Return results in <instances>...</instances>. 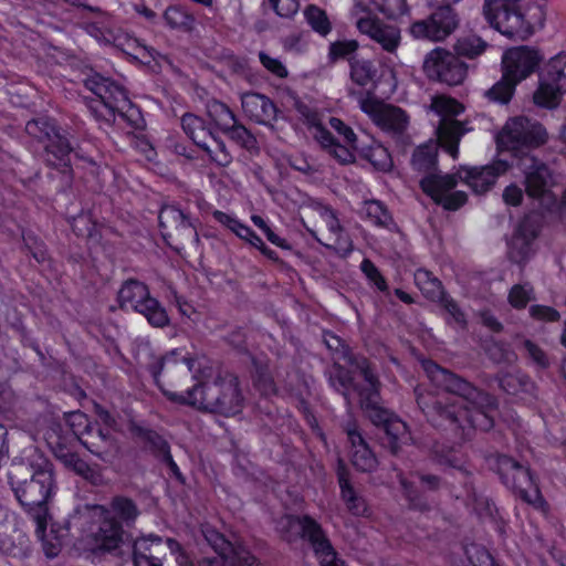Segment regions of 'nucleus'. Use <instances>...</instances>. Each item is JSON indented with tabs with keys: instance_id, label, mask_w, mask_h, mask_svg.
Wrapping results in <instances>:
<instances>
[{
	"instance_id": "obj_24",
	"label": "nucleus",
	"mask_w": 566,
	"mask_h": 566,
	"mask_svg": "<svg viewBox=\"0 0 566 566\" xmlns=\"http://www.w3.org/2000/svg\"><path fill=\"white\" fill-rule=\"evenodd\" d=\"M165 545L167 546L160 536L149 534L133 538L130 547L127 549L135 566H163L160 554Z\"/></svg>"
},
{
	"instance_id": "obj_4",
	"label": "nucleus",
	"mask_w": 566,
	"mask_h": 566,
	"mask_svg": "<svg viewBox=\"0 0 566 566\" xmlns=\"http://www.w3.org/2000/svg\"><path fill=\"white\" fill-rule=\"evenodd\" d=\"M439 145L428 143L418 146L412 154L411 166L423 174L419 181L422 191L443 209L454 211L467 202L468 196L464 191L451 192L457 187V176L438 170Z\"/></svg>"
},
{
	"instance_id": "obj_16",
	"label": "nucleus",
	"mask_w": 566,
	"mask_h": 566,
	"mask_svg": "<svg viewBox=\"0 0 566 566\" xmlns=\"http://www.w3.org/2000/svg\"><path fill=\"white\" fill-rule=\"evenodd\" d=\"M287 524L290 527L298 526L301 537L310 542L321 566H344L321 524L313 517L310 515L292 516Z\"/></svg>"
},
{
	"instance_id": "obj_37",
	"label": "nucleus",
	"mask_w": 566,
	"mask_h": 566,
	"mask_svg": "<svg viewBox=\"0 0 566 566\" xmlns=\"http://www.w3.org/2000/svg\"><path fill=\"white\" fill-rule=\"evenodd\" d=\"M135 312L142 314L151 326L157 328H164L170 323L166 308L151 295L137 305Z\"/></svg>"
},
{
	"instance_id": "obj_15",
	"label": "nucleus",
	"mask_w": 566,
	"mask_h": 566,
	"mask_svg": "<svg viewBox=\"0 0 566 566\" xmlns=\"http://www.w3.org/2000/svg\"><path fill=\"white\" fill-rule=\"evenodd\" d=\"M423 71L430 80L455 86L465 80L468 65L454 53L437 48L427 54Z\"/></svg>"
},
{
	"instance_id": "obj_46",
	"label": "nucleus",
	"mask_w": 566,
	"mask_h": 566,
	"mask_svg": "<svg viewBox=\"0 0 566 566\" xmlns=\"http://www.w3.org/2000/svg\"><path fill=\"white\" fill-rule=\"evenodd\" d=\"M304 17L313 31L322 36H326L332 31V22L325 10L315 6L308 4L304 10Z\"/></svg>"
},
{
	"instance_id": "obj_60",
	"label": "nucleus",
	"mask_w": 566,
	"mask_h": 566,
	"mask_svg": "<svg viewBox=\"0 0 566 566\" xmlns=\"http://www.w3.org/2000/svg\"><path fill=\"white\" fill-rule=\"evenodd\" d=\"M373 2L381 13L391 19L407 11L406 0H373Z\"/></svg>"
},
{
	"instance_id": "obj_29",
	"label": "nucleus",
	"mask_w": 566,
	"mask_h": 566,
	"mask_svg": "<svg viewBox=\"0 0 566 566\" xmlns=\"http://www.w3.org/2000/svg\"><path fill=\"white\" fill-rule=\"evenodd\" d=\"M129 431L144 443L145 450L149 451L159 461L170 453L169 442L157 431L137 423H132Z\"/></svg>"
},
{
	"instance_id": "obj_59",
	"label": "nucleus",
	"mask_w": 566,
	"mask_h": 566,
	"mask_svg": "<svg viewBox=\"0 0 566 566\" xmlns=\"http://www.w3.org/2000/svg\"><path fill=\"white\" fill-rule=\"evenodd\" d=\"M74 472L92 485L101 486L105 483V479L101 469L97 465L88 464L83 459Z\"/></svg>"
},
{
	"instance_id": "obj_22",
	"label": "nucleus",
	"mask_w": 566,
	"mask_h": 566,
	"mask_svg": "<svg viewBox=\"0 0 566 566\" xmlns=\"http://www.w3.org/2000/svg\"><path fill=\"white\" fill-rule=\"evenodd\" d=\"M80 443L93 455L106 464H113L120 457V444L108 430L101 428L98 423L87 431H83L78 438Z\"/></svg>"
},
{
	"instance_id": "obj_62",
	"label": "nucleus",
	"mask_w": 566,
	"mask_h": 566,
	"mask_svg": "<svg viewBox=\"0 0 566 566\" xmlns=\"http://www.w3.org/2000/svg\"><path fill=\"white\" fill-rule=\"evenodd\" d=\"M66 422L71 427L74 434L78 438L82 436L83 431L90 430L92 427H95V423L92 424L85 413L82 411H73L66 415Z\"/></svg>"
},
{
	"instance_id": "obj_41",
	"label": "nucleus",
	"mask_w": 566,
	"mask_h": 566,
	"mask_svg": "<svg viewBox=\"0 0 566 566\" xmlns=\"http://www.w3.org/2000/svg\"><path fill=\"white\" fill-rule=\"evenodd\" d=\"M518 83L502 71V77L492 87L484 92V96L495 103L507 104L515 92Z\"/></svg>"
},
{
	"instance_id": "obj_7",
	"label": "nucleus",
	"mask_w": 566,
	"mask_h": 566,
	"mask_svg": "<svg viewBox=\"0 0 566 566\" xmlns=\"http://www.w3.org/2000/svg\"><path fill=\"white\" fill-rule=\"evenodd\" d=\"M87 90L94 93L97 99L88 104L96 118L114 122L118 114L127 120L132 128H143L144 119L140 111L130 102L124 86L115 81L95 73L84 81Z\"/></svg>"
},
{
	"instance_id": "obj_54",
	"label": "nucleus",
	"mask_w": 566,
	"mask_h": 566,
	"mask_svg": "<svg viewBox=\"0 0 566 566\" xmlns=\"http://www.w3.org/2000/svg\"><path fill=\"white\" fill-rule=\"evenodd\" d=\"M486 354L496 364H511L516 359L515 353L509 345L501 342H492L486 348Z\"/></svg>"
},
{
	"instance_id": "obj_31",
	"label": "nucleus",
	"mask_w": 566,
	"mask_h": 566,
	"mask_svg": "<svg viewBox=\"0 0 566 566\" xmlns=\"http://www.w3.org/2000/svg\"><path fill=\"white\" fill-rule=\"evenodd\" d=\"M149 296L150 292L145 283L135 279H128L123 283L117 297L120 308L136 311L137 305H140Z\"/></svg>"
},
{
	"instance_id": "obj_3",
	"label": "nucleus",
	"mask_w": 566,
	"mask_h": 566,
	"mask_svg": "<svg viewBox=\"0 0 566 566\" xmlns=\"http://www.w3.org/2000/svg\"><path fill=\"white\" fill-rule=\"evenodd\" d=\"M8 482L19 504L40 518L48 513V502L56 488L54 465L48 459L29 464H13L8 473Z\"/></svg>"
},
{
	"instance_id": "obj_39",
	"label": "nucleus",
	"mask_w": 566,
	"mask_h": 566,
	"mask_svg": "<svg viewBox=\"0 0 566 566\" xmlns=\"http://www.w3.org/2000/svg\"><path fill=\"white\" fill-rule=\"evenodd\" d=\"M181 126L185 134L201 149L206 145L205 138L212 133L205 120L192 113L184 114Z\"/></svg>"
},
{
	"instance_id": "obj_55",
	"label": "nucleus",
	"mask_w": 566,
	"mask_h": 566,
	"mask_svg": "<svg viewBox=\"0 0 566 566\" xmlns=\"http://www.w3.org/2000/svg\"><path fill=\"white\" fill-rule=\"evenodd\" d=\"M329 384L338 392L346 396V390L352 384L349 371L340 364L334 363L332 370L329 371Z\"/></svg>"
},
{
	"instance_id": "obj_1",
	"label": "nucleus",
	"mask_w": 566,
	"mask_h": 566,
	"mask_svg": "<svg viewBox=\"0 0 566 566\" xmlns=\"http://www.w3.org/2000/svg\"><path fill=\"white\" fill-rule=\"evenodd\" d=\"M148 370L157 385H159V376L164 370L169 375L179 373L188 376L191 374L197 380L196 385L181 394L163 390L164 395L174 402L223 417L235 416L242 410L244 398L240 381L238 376L231 371H219L212 380H208L210 374H207L206 369H201L200 363L191 357H179L178 349H174L149 364Z\"/></svg>"
},
{
	"instance_id": "obj_25",
	"label": "nucleus",
	"mask_w": 566,
	"mask_h": 566,
	"mask_svg": "<svg viewBox=\"0 0 566 566\" xmlns=\"http://www.w3.org/2000/svg\"><path fill=\"white\" fill-rule=\"evenodd\" d=\"M241 105L244 114L258 124L272 125L277 118L276 105L263 94L244 93L241 96Z\"/></svg>"
},
{
	"instance_id": "obj_50",
	"label": "nucleus",
	"mask_w": 566,
	"mask_h": 566,
	"mask_svg": "<svg viewBox=\"0 0 566 566\" xmlns=\"http://www.w3.org/2000/svg\"><path fill=\"white\" fill-rule=\"evenodd\" d=\"M399 483L403 489V494L409 502L411 509L427 512L430 510V504L428 503L424 495L418 491L412 483L408 482L405 478H399Z\"/></svg>"
},
{
	"instance_id": "obj_33",
	"label": "nucleus",
	"mask_w": 566,
	"mask_h": 566,
	"mask_svg": "<svg viewBox=\"0 0 566 566\" xmlns=\"http://www.w3.org/2000/svg\"><path fill=\"white\" fill-rule=\"evenodd\" d=\"M103 518V505L85 504L77 506L69 516L67 524L70 527L80 532H87L96 518Z\"/></svg>"
},
{
	"instance_id": "obj_6",
	"label": "nucleus",
	"mask_w": 566,
	"mask_h": 566,
	"mask_svg": "<svg viewBox=\"0 0 566 566\" xmlns=\"http://www.w3.org/2000/svg\"><path fill=\"white\" fill-rule=\"evenodd\" d=\"M380 380L358 388L361 409L378 429L381 447L392 455H398L403 446L413 443L408 424L390 410L381 406Z\"/></svg>"
},
{
	"instance_id": "obj_30",
	"label": "nucleus",
	"mask_w": 566,
	"mask_h": 566,
	"mask_svg": "<svg viewBox=\"0 0 566 566\" xmlns=\"http://www.w3.org/2000/svg\"><path fill=\"white\" fill-rule=\"evenodd\" d=\"M337 478L342 492V499L346 503L347 510L356 516L365 515L367 512V504L363 497L356 494L349 482V474L342 462H339L337 469Z\"/></svg>"
},
{
	"instance_id": "obj_27",
	"label": "nucleus",
	"mask_w": 566,
	"mask_h": 566,
	"mask_svg": "<svg viewBox=\"0 0 566 566\" xmlns=\"http://www.w3.org/2000/svg\"><path fill=\"white\" fill-rule=\"evenodd\" d=\"M345 431L353 448V465L361 472H371L376 470L378 465L377 458L370 450L357 426L355 423H348Z\"/></svg>"
},
{
	"instance_id": "obj_20",
	"label": "nucleus",
	"mask_w": 566,
	"mask_h": 566,
	"mask_svg": "<svg viewBox=\"0 0 566 566\" xmlns=\"http://www.w3.org/2000/svg\"><path fill=\"white\" fill-rule=\"evenodd\" d=\"M509 164L505 160H495L485 166H460L452 174L457 176V184L464 182L474 193L483 195L494 185L499 176L506 172Z\"/></svg>"
},
{
	"instance_id": "obj_8",
	"label": "nucleus",
	"mask_w": 566,
	"mask_h": 566,
	"mask_svg": "<svg viewBox=\"0 0 566 566\" xmlns=\"http://www.w3.org/2000/svg\"><path fill=\"white\" fill-rule=\"evenodd\" d=\"M486 462L501 482L522 501L538 506L544 500L528 467L504 453H492Z\"/></svg>"
},
{
	"instance_id": "obj_49",
	"label": "nucleus",
	"mask_w": 566,
	"mask_h": 566,
	"mask_svg": "<svg viewBox=\"0 0 566 566\" xmlns=\"http://www.w3.org/2000/svg\"><path fill=\"white\" fill-rule=\"evenodd\" d=\"M533 241L514 233L509 243V258L515 263L526 261L531 254V244Z\"/></svg>"
},
{
	"instance_id": "obj_17",
	"label": "nucleus",
	"mask_w": 566,
	"mask_h": 566,
	"mask_svg": "<svg viewBox=\"0 0 566 566\" xmlns=\"http://www.w3.org/2000/svg\"><path fill=\"white\" fill-rule=\"evenodd\" d=\"M416 402L428 421L434 426L449 424L451 428L464 427L463 420L457 411V405L449 403L434 391L421 386L415 388Z\"/></svg>"
},
{
	"instance_id": "obj_58",
	"label": "nucleus",
	"mask_w": 566,
	"mask_h": 566,
	"mask_svg": "<svg viewBox=\"0 0 566 566\" xmlns=\"http://www.w3.org/2000/svg\"><path fill=\"white\" fill-rule=\"evenodd\" d=\"M533 298V287L530 284H516L509 294L510 304L515 308H524Z\"/></svg>"
},
{
	"instance_id": "obj_48",
	"label": "nucleus",
	"mask_w": 566,
	"mask_h": 566,
	"mask_svg": "<svg viewBox=\"0 0 566 566\" xmlns=\"http://www.w3.org/2000/svg\"><path fill=\"white\" fill-rule=\"evenodd\" d=\"M323 342L326 345L327 349L334 355L336 359H343L347 363L349 358L355 355L352 353L349 346L336 334L332 332L323 333Z\"/></svg>"
},
{
	"instance_id": "obj_47",
	"label": "nucleus",
	"mask_w": 566,
	"mask_h": 566,
	"mask_svg": "<svg viewBox=\"0 0 566 566\" xmlns=\"http://www.w3.org/2000/svg\"><path fill=\"white\" fill-rule=\"evenodd\" d=\"M207 113L221 132L237 119L233 112L224 103L217 99L207 103Z\"/></svg>"
},
{
	"instance_id": "obj_44",
	"label": "nucleus",
	"mask_w": 566,
	"mask_h": 566,
	"mask_svg": "<svg viewBox=\"0 0 566 566\" xmlns=\"http://www.w3.org/2000/svg\"><path fill=\"white\" fill-rule=\"evenodd\" d=\"M232 142L249 151L258 149V140L254 135L235 119L223 132Z\"/></svg>"
},
{
	"instance_id": "obj_14",
	"label": "nucleus",
	"mask_w": 566,
	"mask_h": 566,
	"mask_svg": "<svg viewBox=\"0 0 566 566\" xmlns=\"http://www.w3.org/2000/svg\"><path fill=\"white\" fill-rule=\"evenodd\" d=\"M433 10L426 19L411 23L409 31L416 39L443 41L459 27L460 18L452 6L428 4Z\"/></svg>"
},
{
	"instance_id": "obj_9",
	"label": "nucleus",
	"mask_w": 566,
	"mask_h": 566,
	"mask_svg": "<svg viewBox=\"0 0 566 566\" xmlns=\"http://www.w3.org/2000/svg\"><path fill=\"white\" fill-rule=\"evenodd\" d=\"M25 132L29 136L44 144L46 163L56 168L62 167L65 182L71 185L70 155L73 147L67 137L61 134L55 122L48 117L34 118L27 123Z\"/></svg>"
},
{
	"instance_id": "obj_40",
	"label": "nucleus",
	"mask_w": 566,
	"mask_h": 566,
	"mask_svg": "<svg viewBox=\"0 0 566 566\" xmlns=\"http://www.w3.org/2000/svg\"><path fill=\"white\" fill-rule=\"evenodd\" d=\"M359 42L354 39H343L329 43L328 46V61L336 63L339 60H346L348 64L358 57L357 51Z\"/></svg>"
},
{
	"instance_id": "obj_51",
	"label": "nucleus",
	"mask_w": 566,
	"mask_h": 566,
	"mask_svg": "<svg viewBox=\"0 0 566 566\" xmlns=\"http://www.w3.org/2000/svg\"><path fill=\"white\" fill-rule=\"evenodd\" d=\"M364 210L366 217L376 226L387 227L392 221L387 208L378 200L366 201Z\"/></svg>"
},
{
	"instance_id": "obj_32",
	"label": "nucleus",
	"mask_w": 566,
	"mask_h": 566,
	"mask_svg": "<svg viewBox=\"0 0 566 566\" xmlns=\"http://www.w3.org/2000/svg\"><path fill=\"white\" fill-rule=\"evenodd\" d=\"M376 122L384 130L399 135L407 128L408 117L401 108L386 105L378 111Z\"/></svg>"
},
{
	"instance_id": "obj_28",
	"label": "nucleus",
	"mask_w": 566,
	"mask_h": 566,
	"mask_svg": "<svg viewBox=\"0 0 566 566\" xmlns=\"http://www.w3.org/2000/svg\"><path fill=\"white\" fill-rule=\"evenodd\" d=\"M139 515L140 511L136 502L127 496H114L107 506L103 505V516L116 521L129 532Z\"/></svg>"
},
{
	"instance_id": "obj_19",
	"label": "nucleus",
	"mask_w": 566,
	"mask_h": 566,
	"mask_svg": "<svg viewBox=\"0 0 566 566\" xmlns=\"http://www.w3.org/2000/svg\"><path fill=\"white\" fill-rule=\"evenodd\" d=\"M517 166L524 175L525 191L530 197L539 199L551 196L553 174L544 161L525 154L518 158Z\"/></svg>"
},
{
	"instance_id": "obj_21",
	"label": "nucleus",
	"mask_w": 566,
	"mask_h": 566,
	"mask_svg": "<svg viewBox=\"0 0 566 566\" xmlns=\"http://www.w3.org/2000/svg\"><path fill=\"white\" fill-rule=\"evenodd\" d=\"M543 55L538 50L530 46H517L509 49L502 56V71L521 83L536 71Z\"/></svg>"
},
{
	"instance_id": "obj_38",
	"label": "nucleus",
	"mask_w": 566,
	"mask_h": 566,
	"mask_svg": "<svg viewBox=\"0 0 566 566\" xmlns=\"http://www.w3.org/2000/svg\"><path fill=\"white\" fill-rule=\"evenodd\" d=\"M378 70L371 60L357 57L349 63V78L358 86L365 87L375 83Z\"/></svg>"
},
{
	"instance_id": "obj_42",
	"label": "nucleus",
	"mask_w": 566,
	"mask_h": 566,
	"mask_svg": "<svg viewBox=\"0 0 566 566\" xmlns=\"http://www.w3.org/2000/svg\"><path fill=\"white\" fill-rule=\"evenodd\" d=\"M488 48V43L480 36L475 34H469L461 36L457 40L454 44V54L459 56V59H475L480 56Z\"/></svg>"
},
{
	"instance_id": "obj_34",
	"label": "nucleus",
	"mask_w": 566,
	"mask_h": 566,
	"mask_svg": "<svg viewBox=\"0 0 566 566\" xmlns=\"http://www.w3.org/2000/svg\"><path fill=\"white\" fill-rule=\"evenodd\" d=\"M495 378L500 388L509 395L532 392L534 389V382L521 371L499 373Z\"/></svg>"
},
{
	"instance_id": "obj_12",
	"label": "nucleus",
	"mask_w": 566,
	"mask_h": 566,
	"mask_svg": "<svg viewBox=\"0 0 566 566\" xmlns=\"http://www.w3.org/2000/svg\"><path fill=\"white\" fill-rule=\"evenodd\" d=\"M431 108L442 116L437 128L438 143L455 159L459 154V142L468 129L452 116L462 113L463 106L453 98L437 96L432 99Z\"/></svg>"
},
{
	"instance_id": "obj_53",
	"label": "nucleus",
	"mask_w": 566,
	"mask_h": 566,
	"mask_svg": "<svg viewBox=\"0 0 566 566\" xmlns=\"http://www.w3.org/2000/svg\"><path fill=\"white\" fill-rule=\"evenodd\" d=\"M542 228V217L538 213H530L520 222L515 233L534 241Z\"/></svg>"
},
{
	"instance_id": "obj_43",
	"label": "nucleus",
	"mask_w": 566,
	"mask_h": 566,
	"mask_svg": "<svg viewBox=\"0 0 566 566\" xmlns=\"http://www.w3.org/2000/svg\"><path fill=\"white\" fill-rule=\"evenodd\" d=\"M164 20L171 29L184 32H191L195 29V17L177 6H170L165 10Z\"/></svg>"
},
{
	"instance_id": "obj_11",
	"label": "nucleus",
	"mask_w": 566,
	"mask_h": 566,
	"mask_svg": "<svg viewBox=\"0 0 566 566\" xmlns=\"http://www.w3.org/2000/svg\"><path fill=\"white\" fill-rule=\"evenodd\" d=\"M199 533L217 556L206 557L202 564L206 566H260L255 557L243 546L234 545L209 523L200 525Z\"/></svg>"
},
{
	"instance_id": "obj_10",
	"label": "nucleus",
	"mask_w": 566,
	"mask_h": 566,
	"mask_svg": "<svg viewBox=\"0 0 566 566\" xmlns=\"http://www.w3.org/2000/svg\"><path fill=\"white\" fill-rule=\"evenodd\" d=\"M547 138V132L542 124L518 116L506 122L496 140L499 147L521 157L527 154L524 149L537 148L544 145Z\"/></svg>"
},
{
	"instance_id": "obj_5",
	"label": "nucleus",
	"mask_w": 566,
	"mask_h": 566,
	"mask_svg": "<svg viewBox=\"0 0 566 566\" xmlns=\"http://www.w3.org/2000/svg\"><path fill=\"white\" fill-rule=\"evenodd\" d=\"M521 0H485L483 12L489 23L503 35L524 41L546 18V0H534L522 11Z\"/></svg>"
},
{
	"instance_id": "obj_56",
	"label": "nucleus",
	"mask_w": 566,
	"mask_h": 566,
	"mask_svg": "<svg viewBox=\"0 0 566 566\" xmlns=\"http://www.w3.org/2000/svg\"><path fill=\"white\" fill-rule=\"evenodd\" d=\"M348 364L353 366L364 378L365 385L370 382H376L379 380L378 375L371 365V363L361 355H355L349 358Z\"/></svg>"
},
{
	"instance_id": "obj_13",
	"label": "nucleus",
	"mask_w": 566,
	"mask_h": 566,
	"mask_svg": "<svg viewBox=\"0 0 566 566\" xmlns=\"http://www.w3.org/2000/svg\"><path fill=\"white\" fill-rule=\"evenodd\" d=\"M566 93V54L552 57L539 73V85L534 93L535 104L555 108Z\"/></svg>"
},
{
	"instance_id": "obj_26",
	"label": "nucleus",
	"mask_w": 566,
	"mask_h": 566,
	"mask_svg": "<svg viewBox=\"0 0 566 566\" xmlns=\"http://www.w3.org/2000/svg\"><path fill=\"white\" fill-rule=\"evenodd\" d=\"M357 28L388 52H394L399 45V30L394 25L385 24L378 19L361 18L357 21Z\"/></svg>"
},
{
	"instance_id": "obj_45",
	"label": "nucleus",
	"mask_w": 566,
	"mask_h": 566,
	"mask_svg": "<svg viewBox=\"0 0 566 566\" xmlns=\"http://www.w3.org/2000/svg\"><path fill=\"white\" fill-rule=\"evenodd\" d=\"M361 157L368 160L375 169L389 171L392 168V159L387 148L380 144H373L361 149Z\"/></svg>"
},
{
	"instance_id": "obj_63",
	"label": "nucleus",
	"mask_w": 566,
	"mask_h": 566,
	"mask_svg": "<svg viewBox=\"0 0 566 566\" xmlns=\"http://www.w3.org/2000/svg\"><path fill=\"white\" fill-rule=\"evenodd\" d=\"M261 64L273 75L284 78L287 76V70L279 59H274L265 52L259 53Z\"/></svg>"
},
{
	"instance_id": "obj_64",
	"label": "nucleus",
	"mask_w": 566,
	"mask_h": 566,
	"mask_svg": "<svg viewBox=\"0 0 566 566\" xmlns=\"http://www.w3.org/2000/svg\"><path fill=\"white\" fill-rule=\"evenodd\" d=\"M415 475L419 479L420 486L423 491L438 492L444 485V481L439 475L421 471L415 472Z\"/></svg>"
},
{
	"instance_id": "obj_57",
	"label": "nucleus",
	"mask_w": 566,
	"mask_h": 566,
	"mask_svg": "<svg viewBox=\"0 0 566 566\" xmlns=\"http://www.w3.org/2000/svg\"><path fill=\"white\" fill-rule=\"evenodd\" d=\"M438 302L442 304L443 308L449 315V318L447 319L448 324L454 323L462 329L467 328L465 314L453 298L444 295L443 300H440Z\"/></svg>"
},
{
	"instance_id": "obj_61",
	"label": "nucleus",
	"mask_w": 566,
	"mask_h": 566,
	"mask_svg": "<svg viewBox=\"0 0 566 566\" xmlns=\"http://www.w3.org/2000/svg\"><path fill=\"white\" fill-rule=\"evenodd\" d=\"M73 231L76 235L92 238L96 231V224L92 221L88 213H81L74 217L71 222Z\"/></svg>"
},
{
	"instance_id": "obj_52",
	"label": "nucleus",
	"mask_w": 566,
	"mask_h": 566,
	"mask_svg": "<svg viewBox=\"0 0 566 566\" xmlns=\"http://www.w3.org/2000/svg\"><path fill=\"white\" fill-rule=\"evenodd\" d=\"M210 137L213 139L216 144V149H211L207 144L202 149L208 154L210 159L216 163L220 167H227L232 161V155L228 150L226 143L218 136L211 133Z\"/></svg>"
},
{
	"instance_id": "obj_18",
	"label": "nucleus",
	"mask_w": 566,
	"mask_h": 566,
	"mask_svg": "<svg viewBox=\"0 0 566 566\" xmlns=\"http://www.w3.org/2000/svg\"><path fill=\"white\" fill-rule=\"evenodd\" d=\"M163 238L181 244L188 242L199 243L197 228L190 217L175 205H165L158 214Z\"/></svg>"
},
{
	"instance_id": "obj_36",
	"label": "nucleus",
	"mask_w": 566,
	"mask_h": 566,
	"mask_svg": "<svg viewBox=\"0 0 566 566\" xmlns=\"http://www.w3.org/2000/svg\"><path fill=\"white\" fill-rule=\"evenodd\" d=\"M46 518L48 515H44L40 518H33L36 524V536L41 541L42 549L48 558L56 557L63 546V539L61 536H57L53 528L50 532H46Z\"/></svg>"
},
{
	"instance_id": "obj_35",
	"label": "nucleus",
	"mask_w": 566,
	"mask_h": 566,
	"mask_svg": "<svg viewBox=\"0 0 566 566\" xmlns=\"http://www.w3.org/2000/svg\"><path fill=\"white\" fill-rule=\"evenodd\" d=\"M415 283L423 296L432 302L443 300L446 295L441 281L428 270L418 269L415 272Z\"/></svg>"
},
{
	"instance_id": "obj_23",
	"label": "nucleus",
	"mask_w": 566,
	"mask_h": 566,
	"mask_svg": "<svg viewBox=\"0 0 566 566\" xmlns=\"http://www.w3.org/2000/svg\"><path fill=\"white\" fill-rule=\"evenodd\" d=\"M133 536L128 530L117 524L116 521L103 516L95 542L98 549L122 556L124 548L130 547Z\"/></svg>"
},
{
	"instance_id": "obj_2",
	"label": "nucleus",
	"mask_w": 566,
	"mask_h": 566,
	"mask_svg": "<svg viewBox=\"0 0 566 566\" xmlns=\"http://www.w3.org/2000/svg\"><path fill=\"white\" fill-rule=\"evenodd\" d=\"M421 366L433 386L455 395L465 400L472 409L457 407L464 427L452 428L453 430H464L465 428L480 429L488 431L494 426L493 412L497 409V399L474 386L462 376L441 367L431 359L422 360Z\"/></svg>"
}]
</instances>
